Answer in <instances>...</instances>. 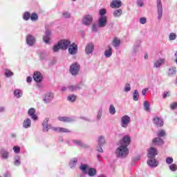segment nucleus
<instances>
[{
  "instance_id": "3c124183",
  "label": "nucleus",
  "mask_w": 177,
  "mask_h": 177,
  "mask_svg": "<svg viewBox=\"0 0 177 177\" xmlns=\"http://www.w3.org/2000/svg\"><path fill=\"white\" fill-rule=\"evenodd\" d=\"M5 75L7 78L9 77H12V75H13V73L8 69H6L5 70Z\"/></svg>"
},
{
  "instance_id": "8fccbe9b",
  "label": "nucleus",
  "mask_w": 177,
  "mask_h": 177,
  "mask_svg": "<svg viewBox=\"0 0 177 177\" xmlns=\"http://www.w3.org/2000/svg\"><path fill=\"white\" fill-rule=\"evenodd\" d=\"M169 39L170 41H175L176 39V35L174 32H171L169 35Z\"/></svg>"
},
{
  "instance_id": "f704fd0d",
  "label": "nucleus",
  "mask_w": 177,
  "mask_h": 177,
  "mask_svg": "<svg viewBox=\"0 0 177 177\" xmlns=\"http://www.w3.org/2000/svg\"><path fill=\"white\" fill-rule=\"evenodd\" d=\"M121 44V40L120 39L115 37L113 40V46L114 48H118Z\"/></svg>"
},
{
  "instance_id": "f257e3e1",
  "label": "nucleus",
  "mask_w": 177,
  "mask_h": 177,
  "mask_svg": "<svg viewBox=\"0 0 177 177\" xmlns=\"http://www.w3.org/2000/svg\"><path fill=\"white\" fill-rule=\"evenodd\" d=\"M107 13V10L106 9L102 8L99 11L100 17L97 21V25L100 28H104L105 26H107V16L106 14Z\"/></svg>"
},
{
  "instance_id": "338daca9",
  "label": "nucleus",
  "mask_w": 177,
  "mask_h": 177,
  "mask_svg": "<svg viewBox=\"0 0 177 177\" xmlns=\"http://www.w3.org/2000/svg\"><path fill=\"white\" fill-rule=\"evenodd\" d=\"M26 81L28 84H30V82H31V81H32V77H28L26 79Z\"/></svg>"
},
{
  "instance_id": "f8f14e48",
  "label": "nucleus",
  "mask_w": 177,
  "mask_h": 177,
  "mask_svg": "<svg viewBox=\"0 0 177 177\" xmlns=\"http://www.w3.org/2000/svg\"><path fill=\"white\" fill-rule=\"evenodd\" d=\"M158 154V151L154 147L148 149V158H156V156Z\"/></svg>"
},
{
  "instance_id": "1a4fd4ad",
  "label": "nucleus",
  "mask_w": 177,
  "mask_h": 177,
  "mask_svg": "<svg viewBox=\"0 0 177 177\" xmlns=\"http://www.w3.org/2000/svg\"><path fill=\"white\" fill-rule=\"evenodd\" d=\"M37 42V39L32 35H28L26 36V44L28 46H34Z\"/></svg>"
},
{
  "instance_id": "58836bf2",
  "label": "nucleus",
  "mask_w": 177,
  "mask_h": 177,
  "mask_svg": "<svg viewBox=\"0 0 177 177\" xmlns=\"http://www.w3.org/2000/svg\"><path fill=\"white\" fill-rule=\"evenodd\" d=\"M169 169H170L171 171V172H176L177 165L175 163H171V165H169Z\"/></svg>"
},
{
  "instance_id": "052dcab7",
  "label": "nucleus",
  "mask_w": 177,
  "mask_h": 177,
  "mask_svg": "<svg viewBox=\"0 0 177 177\" xmlns=\"http://www.w3.org/2000/svg\"><path fill=\"white\" fill-rule=\"evenodd\" d=\"M147 20L145 17L140 18V24H146Z\"/></svg>"
},
{
  "instance_id": "c9c22d12",
  "label": "nucleus",
  "mask_w": 177,
  "mask_h": 177,
  "mask_svg": "<svg viewBox=\"0 0 177 177\" xmlns=\"http://www.w3.org/2000/svg\"><path fill=\"white\" fill-rule=\"evenodd\" d=\"M22 17L25 21H28V19H30L31 17V14L30 13V12H25L23 14Z\"/></svg>"
},
{
  "instance_id": "6e6552de",
  "label": "nucleus",
  "mask_w": 177,
  "mask_h": 177,
  "mask_svg": "<svg viewBox=\"0 0 177 177\" xmlns=\"http://www.w3.org/2000/svg\"><path fill=\"white\" fill-rule=\"evenodd\" d=\"M156 6L158 9V20H161L162 18V3H161V0H156Z\"/></svg>"
},
{
  "instance_id": "ddd939ff",
  "label": "nucleus",
  "mask_w": 177,
  "mask_h": 177,
  "mask_svg": "<svg viewBox=\"0 0 177 177\" xmlns=\"http://www.w3.org/2000/svg\"><path fill=\"white\" fill-rule=\"evenodd\" d=\"M77 52H78V46L75 43L70 44L68 47V53L70 55H76Z\"/></svg>"
},
{
  "instance_id": "37998d69",
  "label": "nucleus",
  "mask_w": 177,
  "mask_h": 177,
  "mask_svg": "<svg viewBox=\"0 0 177 177\" xmlns=\"http://www.w3.org/2000/svg\"><path fill=\"white\" fill-rule=\"evenodd\" d=\"M167 135V133L165 130H159L158 132V138H164Z\"/></svg>"
},
{
  "instance_id": "4c0bfd02",
  "label": "nucleus",
  "mask_w": 177,
  "mask_h": 177,
  "mask_svg": "<svg viewBox=\"0 0 177 177\" xmlns=\"http://www.w3.org/2000/svg\"><path fill=\"white\" fill-rule=\"evenodd\" d=\"M20 164H21V162L20 161V156H16L14 158V165H15V167H19Z\"/></svg>"
},
{
  "instance_id": "13d9d810",
  "label": "nucleus",
  "mask_w": 177,
  "mask_h": 177,
  "mask_svg": "<svg viewBox=\"0 0 177 177\" xmlns=\"http://www.w3.org/2000/svg\"><path fill=\"white\" fill-rule=\"evenodd\" d=\"M169 96H171L169 94V91H165L162 95V97L164 99H167V97H169Z\"/></svg>"
},
{
  "instance_id": "9b49d317",
  "label": "nucleus",
  "mask_w": 177,
  "mask_h": 177,
  "mask_svg": "<svg viewBox=\"0 0 177 177\" xmlns=\"http://www.w3.org/2000/svg\"><path fill=\"white\" fill-rule=\"evenodd\" d=\"M120 145L128 147V145H131V137L129 136H124L120 141Z\"/></svg>"
},
{
  "instance_id": "e2e57ef3",
  "label": "nucleus",
  "mask_w": 177,
  "mask_h": 177,
  "mask_svg": "<svg viewBox=\"0 0 177 177\" xmlns=\"http://www.w3.org/2000/svg\"><path fill=\"white\" fill-rule=\"evenodd\" d=\"M147 91H149V88H144V89H142V95L143 96H146V93H147Z\"/></svg>"
},
{
  "instance_id": "0e129e2a",
  "label": "nucleus",
  "mask_w": 177,
  "mask_h": 177,
  "mask_svg": "<svg viewBox=\"0 0 177 177\" xmlns=\"http://www.w3.org/2000/svg\"><path fill=\"white\" fill-rule=\"evenodd\" d=\"M80 147H82L83 149H88L89 148V145L86 143L82 142V145L80 146Z\"/></svg>"
},
{
  "instance_id": "72a5a7b5",
  "label": "nucleus",
  "mask_w": 177,
  "mask_h": 177,
  "mask_svg": "<svg viewBox=\"0 0 177 177\" xmlns=\"http://www.w3.org/2000/svg\"><path fill=\"white\" fill-rule=\"evenodd\" d=\"M113 16L115 17L120 18L122 16V9H116L113 12Z\"/></svg>"
},
{
  "instance_id": "b1692460",
  "label": "nucleus",
  "mask_w": 177,
  "mask_h": 177,
  "mask_svg": "<svg viewBox=\"0 0 177 177\" xmlns=\"http://www.w3.org/2000/svg\"><path fill=\"white\" fill-rule=\"evenodd\" d=\"M153 124L158 127H161L164 125V121H162V119L161 118L155 117L153 118Z\"/></svg>"
},
{
  "instance_id": "4be33fe9",
  "label": "nucleus",
  "mask_w": 177,
  "mask_h": 177,
  "mask_svg": "<svg viewBox=\"0 0 177 177\" xmlns=\"http://www.w3.org/2000/svg\"><path fill=\"white\" fill-rule=\"evenodd\" d=\"M32 122L31 120L28 118L24 120L22 123V127L24 128V129H28L29 128H31Z\"/></svg>"
},
{
  "instance_id": "9d476101",
  "label": "nucleus",
  "mask_w": 177,
  "mask_h": 177,
  "mask_svg": "<svg viewBox=\"0 0 177 177\" xmlns=\"http://www.w3.org/2000/svg\"><path fill=\"white\" fill-rule=\"evenodd\" d=\"M49 118H46L42 122L43 132H48L49 129H52V126L48 124Z\"/></svg>"
},
{
  "instance_id": "423d86ee",
  "label": "nucleus",
  "mask_w": 177,
  "mask_h": 177,
  "mask_svg": "<svg viewBox=\"0 0 177 177\" xmlns=\"http://www.w3.org/2000/svg\"><path fill=\"white\" fill-rule=\"evenodd\" d=\"M69 71L71 75H77L78 73H80V64L77 63H73L71 65Z\"/></svg>"
},
{
  "instance_id": "bb28decb",
  "label": "nucleus",
  "mask_w": 177,
  "mask_h": 177,
  "mask_svg": "<svg viewBox=\"0 0 177 177\" xmlns=\"http://www.w3.org/2000/svg\"><path fill=\"white\" fill-rule=\"evenodd\" d=\"M168 77H175L176 75V68L175 66L170 67L167 71Z\"/></svg>"
},
{
  "instance_id": "c756f323",
  "label": "nucleus",
  "mask_w": 177,
  "mask_h": 177,
  "mask_svg": "<svg viewBox=\"0 0 177 177\" xmlns=\"http://www.w3.org/2000/svg\"><path fill=\"white\" fill-rule=\"evenodd\" d=\"M104 55L106 58L111 57V56H113V48H111L110 46H108L107 49L104 51Z\"/></svg>"
},
{
  "instance_id": "5701e85b",
  "label": "nucleus",
  "mask_w": 177,
  "mask_h": 177,
  "mask_svg": "<svg viewBox=\"0 0 177 177\" xmlns=\"http://www.w3.org/2000/svg\"><path fill=\"white\" fill-rule=\"evenodd\" d=\"M50 30L47 29L45 32V35L43 37V41L45 44H49V41H50V35H51Z\"/></svg>"
},
{
  "instance_id": "79ce46f5",
  "label": "nucleus",
  "mask_w": 177,
  "mask_h": 177,
  "mask_svg": "<svg viewBox=\"0 0 177 177\" xmlns=\"http://www.w3.org/2000/svg\"><path fill=\"white\" fill-rule=\"evenodd\" d=\"M31 21H37L38 20V15L35 12H33L30 15Z\"/></svg>"
},
{
  "instance_id": "0eeeda50",
  "label": "nucleus",
  "mask_w": 177,
  "mask_h": 177,
  "mask_svg": "<svg viewBox=\"0 0 177 177\" xmlns=\"http://www.w3.org/2000/svg\"><path fill=\"white\" fill-rule=\"evenodd\" d=\"M58 44H59V46L62 50H67L70 45H71V41L68 39H62L58 41Z\"/></svg>"
},
{
  "instance_id": "7c9ffc66",
  "label": "nucleus",
  "mask_w": 177,
  "mask_h": 177,
  "mask_svg": "<svg viewBox=\"0 0 177 177\" xmlns=\"http://www.w3.org/2000/svg\"><path fill=\"white\" fill-rule=\"evenodd\" d=\"M58 120L62 121V122H73L75 121V118L70 117H59Z\"/></svg>"
},
{
  "instance_id": "2eb2a0df",
  "label": "nucleus",
  "mask_w": 177,
  "mask_h": 177,
  "mask_svg": "<svg viewBox=\"0 0 177 177\" xmlns=\"http://www.w3.org/2000/svg\"><path fill=\"white\" fill-rule=\"evenodd\" d=\"M93 50H95V44H93V43L87 44L85 48L86 54L91 55L93 53Z\"/></svg>"
},
{
  "instance_id": "aec40b11",
  "label": "nucleus",
  "mask_w": 177,
  "mask_h": 177,
  "mask_svg": "<svg viewBox=\"0 0 177 177\" xmlns=\"http://www.w3.org/2000/svg\"><path fill=\"white\" fill-rule=\"evenodd\" d=\"M147 165L151 167V168H156V167H158V162L156 160V158H149Z\"/></svg>"
},
{
  "instance_id": "f03ea898",
  "label": "nucleus",
  "mask_w": 177,
  "mask_h": 177,
  "mask_svg": "<svg viewBox=\"0 0 177 177\" xmlns=\"http://www.w3.org/2000/svg\"><path fill=\"white\" fill-rule=\"evenodd\" d=\"M129 154V149L124 145H120L115 150V156L118 158H125Z\"/></svg>"
},
{
  "instance_id": "393cba45",
  "label": "nucleus",
  "mask_w": 177,
  "mask_h": 177,
  "mask_svg": "<svg viewBox=\"0 0 177 177\" xmlns=\"http://www.w3.org/2000/svg\"><path fill=\"white\" fill-rule=\"evenodd\" d=\"M77 162H78V158H72L68 163V166L71 169H74L77 167Z\"/></svg>"
},
{
  "instance_id": "4468645a",
  "label": "nucleus",
  "mask_w": 177,
  "mask_h": 177,
  "mask_svg": "<svg viewBox=\"0 0 177 177\" xmlns=\"http://www.w3.org/2000/svg\"><path fill=\"white\" fill-rule=\"evenodd\" d=\"M1 160H8L9 158V151L4 148H0Z\"/></svg>"
},
{
  "instance_id": "bf43d9fd",
  "label": "nucleus",
  "mask_w": 177,
  "mask_h": 177,
  "mask_svg": "<svg viewBox=\"0 0 177 177\" xmlns=\"http://www.w3.org/2000/svg\"><path fill=\"white\" fill-rule=\"evenodd\" d=\"M177 107V102H173L172 104H170V109L171 110H175Z\"/></svg>"
},
{
  "instance_id": "c03bdc74",
  "label": "nucleus",
  "mask_w": 177,
  "mask_h": 177,
  "mask_svg": "<svg viewBox=\"0 0 177 177\" xmlns=\"http://www.w3.org/2000/svg\"><path fill=\"white\" fill-rule=\"evenodd\" d=\"M62 16L64 19H70V17H71V14L68 11H64L62 12Z\"/></svg>"
},
{
  "instance_id": "de8ad7c7",
  "label": "nucleus",
  "mask_w": 177,
  "mask_h": 177,
  "mask_svg": "<svg viewBox=\"0 0 177 177\" xmlns=\"http://www.w3.org/2000/svg\"><path fill=\"white\" fill-rule=\"evenodd\" d=\"M62 49V47L60 46L59 44L57 43V44L55 45L53 48V52H59Z\"/></svg>"
},
{
  "instance_id": "a18cd8bd",
  "label": "nucleus",
  "mask_w": 177,
  "mask_h": 177,
  "mask_svg": "<svg viewBox=\"0 0 177 177\" xmlns=\"http://www.w3.org/2000/svg\"><path fill=\"white\" fill-rule=\"evenodd\" d=\"M109 113L112 115H114V114H115V107H114V105L111 104L109 106Z\"/></svg>"
},
{
  "instance_id": "2f4dec72",
  "label": "nucleus",
  "mask_w": 177,
  "mask_h": 177,
  "mask_svg": "<svg viewBox=\"0 0 177 177\" xmlns=\"http://www.w3.org/2000/svg\"><path fill=\"white\" fill-rule=\"evenodd\" d=\"M14 96L17 99H20V97H21V96H23V91H21V90H20L19 88L15 89L14 91Z\"/></svg>"
},
{
  "instance_id": "20e7f679",
  "label": "nucleus",
  "mask_w": 177,
  "mask_h": 177,
  "mask_svg": "<svg viewBox=\"0 0 177 177\" xmlns=\"http://www.w3.org/2000/svg\"><path fill=\"white\" fill-rule=\"evenodd\" d=\"M129 124H131V117L128 115H123L120 120V125L122 128H128V125H129Z\"/></svg>"
},
{
  "instance_id": "473e14b6",
  "label": "nucleus",
  "mask_w": 177,
  "mask_h": 177,
  "mask_svg": "<svg viewBox=\"0 0 177 177\" xmlns=\"http://www.w3.org/2000/svg\"><path fill=\"white\" fill-rule=\"evenodd\" d=\"M68 89L71 92H75L76 91H80V89H81V86H80V85H71L68 86Z\"/></svg>"
},
{
  "instance_id": "a19ab883",
  "label": "nucleus",
  "mask_w": 177,
  "mask_h": 177,
  "mask_svg": "<svg viewBox=\"0 0 177 177\" xmlns=\"http://www.w3.org/2000/svg\"><path fill=\"white\" fill-rule=\"evenodd\" d=\"M77 99V96H75V95L74 94H71L70 95L68 96L67 100H68V102H74Z\"/></svg>"
},
{
  "instance_id": "6e6d98bb",
  "label": "nucleus",
  "mask_w": 177,
  "mask_h": 177,
  "mask_svg": "<svg viewBox=\"0 0 177 177\" xmlns=\"http://www.w3.org/2000/svg\"><path fill=\"white\" fill-rule=\"evenodd\" d=\"M131 91V84H127L124 86V92H129Z\"/></svg>"
},
{
  "instance_id": "ea45409f",
  "label": "nucleus",
  "mask_w": 177,
  "mask_h": 177,
  "mask_svg": "<svg viewBox=\"0 0 177 177\" xmlns=\"http://www.w3.org/2000/svg\"><path fill=\"white\" fill-rule=\"evenodd\" d=\"M144 110L145 111H150V103L147 101L144 102Z\"/></svg>"
},
{
  "instance_id": "e433bc0d",
  "label": "nucleus",
  "mask_w": 177,
  "mask_h": 177,
  "mask_svg": "<svg viewBox=\"0 0 177 177\" xmlns=\"http://www.w3.org/2000/svg\"><path fill=\"white\" fill-rule=\"evenodd\" d=\"M133 100L134 102H138L139 100V91L138 90H135L133 93Z\"/></svg>"
},
{
  "instance_id": "49530a36",
  "label": "nucleus",
  "mask_w": 177,
  "mask_h": 177,
  "mask_svg": "<svg viewBox=\"0 0 177 177\" xmlns=\"http://www.w3.org/2000/svg\"><path fill=\"white\" fill-rule=\"evenodd\" d=\"M103 114V109H100L97 114V121L100 120V119L102 118V115Z\"/></svg>"
},
{
  "instance_id": "680f3d73",
  "label": "nucleus",
  "mask_w": 177,
  "mask_h": 177,
  "mask_svg": "<svg viewBox=\"0 0 177 177\" xmlns=\"http://www.w3.org/2000/svg\"><path fill=\"white\" fill-rule=\"evenodd\" d=\"M143 0H138L137 1V5L139 6V8L143 7Z\"/></svg>"
},
{
  "instance_id": "412c9836",
  "label": "nucleus",
  "mask_w": 177,
  "mask_h": 177,
  "mask_svg": "<svg viewBox=\"0 0 177 177\" xmlns=\"http://www.w3.org/2000/svg\"><path fill=\"white\" fill-rule=\"evenodd\" d=\"M52 131L54 132H61L62 133H71V131L68 129L63 128V127H52Z\"/></svg>"
},
{
  "instance_id": "cd10ccee",
  "label": "nucleus",
  "mask_w": 177,
  "mask_h": 177,
  "mask_svg": "<svg viewBox=\"0 0 177 177\" xmlns=\"http://www.w3.org/2000/svg\"><path fill=\"white\" fill-rule=\"evenodd\" d=\"M153 143L154 146H162L164 145V140L160 137H157L153 139Z\"/></svg>"
},
{
  "instance_id": "69168bd1",
  "label": "nucleus",
  "mask_w": 177,
  "mask_h": 177,
  "mask_svg": "<svg viewBox=\"0 0 177 177\" xmlns=\"http://www.w3.org/2000/svg\"><path fill=\"white\" fill-rule=\"evenodd\" d=\"M10 173L9 171H6L4 174H3V177H10Z\"/></svg>"
},
{
  "instance_id": "5fc2aeb1",
  "label": "nucleus",
  "mask_w": 177,
  "mask_h": 177,
  "mask_svg": "<svg viewBox=\"0 0 177 177\" xmlns=\"http://www.w3.org/2000/svg\"><path fill=\"white\" fill-rule=\"evenodd\" d=\"M73 143L76 145L77 146H80L81 147V145H82V141L78 140H73Z\"/></svg>"
},
{
  "instance_id": "7ed1b4c3",
  "label": "nucleus",
  "mask_w": 177,
  "mask_h": 177,
  "mask_svg": "<svg viewBox=\"0 0 177 177\" xmlns=\"http://www.w3.org/2000/svg\"><path fill=\"white\" fill-rule=\"evenodd\" d=\"M80 169L84 174H87V175L91 177L96 176L97 172L95 168H89V165H88V164H81L80 166Z\"/></svg>"
},
{
  "instance_id": "c85d7f7f",
  "label": "nucleus",
  "mask_w": 177,
  "mask_h": 177,
  "mask_svg": "<svg viewBox=\"0 0 177 177\" xmlns=\"http://www.w3.org/2000/svg\"><path fill=\"white\" fill-rule=\"evenodd\" d=\"M97 143L99 147L104 146V145H106V137H104V136H100L97 138Z\"/></svg>"
},
{
  "instance_id": "6ab92c4d",
  "label": "nucleus",
  "mask_w": 177,
  "mask_h": 177,
  "mask_svg": "<svg viewBox=\"0 0 177 177\" xmlns=\"http://www.w3.org/2000/svg\"><path fill=\"white\" fill-rule=\"evenodd\" d=\"M93 20V17H92V15H85L82 19L83 24H84L85 26H89L91 23H92Z\"/></svg>"
},
{
  "instance_id": "f3484780",
  "label": "nucleus",
  "mask_w": 177,
  "mask_h": 177,
  "mask_svg": "<svg viewBox=\"0 0 177 177\" xmlns=\"http://www.w3.org/2000/svg\"><path fill=\"white\" fill-rule=\"evenodd\" d=\"M111 8L112 9H119L122 6V1L121 0H113L110 4Z\"/></svg>"
},
{
  "instance_id": "4d7b16f0",
  "label": "nucleus",
  "mask_w": 177,
  "mask_h": 177,
  "mask_svg": "<svg viewBox=\"0 0 177 177\" xmlns=\"http://www.w3.org/2000/svg\"><path fill=\"white\" fill-rule=\"evenodd\" d=\"M13 150H14L15 153H16L17 154H19V153H20V147L15 146L13 147Z\"/></svg>"
},
{
  "instance_id": "a211bd4d",
  "label": "nucleus",
  "mask_w": 177,
  "mask_h": 177,
  "mask_svg": "<svg viewBox=\"0 0 177 177\" xmlns=\"http://www.w3.org/2000/svg\"><path fill=\"white\" fill-rule=\"evenodd\" d=\"M165 64V58H159L153 63L154 68H160L161 66H164Z\"/></svg>"
},
{
  "instance_id": "39448f33",
  "label": "nucleus",
  "mask_w": 177,
  "mask_h": 177,
  "mask_svg": "<svg viewBox=\"0 0 177 177\" xmlns=\"http://www.w3.org/2000/svg\"><path fill=\"white\" fill-rule=\"evenodd\" d=\"M53 97H55V95H54L53 93H52V92H47L43 96V102L46 104H48L50 103V102H52L53 100Z\"/></svg>"
},
{
  "instance_id": "774afa93",
  "label": "nucleus",
  "mask_w": 177,
  "mask_h": 177,
  "mask_svg": "<svg viewBox=\"0 0 177 177\" xmlns=\"http://www.w3.org/2000/svg\"><path fill=\"white\" fill-rule=\"evenodd\" d=\"M97 151H98L99 153H103V149L102 148V147H100L99 148H97Z\"/></svg>"
},
{
  "instance_id": "09e8293b",
  "label": "nucleus",
  "mask_w": 177,
  "mask_h": 177,
  "mask_svg": "<svg viewBox=\"0 0 177 177\" xmlns=\"http://www.w3.org/2000/svg\"><path fill=\"white\" fill-rule=\"evenodd\" d=\"M174 162V158L172 157H167L166 158V164L171 165Z\"/></svg>"
},
{
  "instance_id": "603ef678",
  "label": "nucleus",
  "mask_w": 177,
  "mask_h": 177,
  "mask_svg": "<svg viewBox=\"0 0 177 177\" xmlns=\"http://www.w3.org/2000/svg\"><path fill=\"white\" fill-rule=\"evenodd\" d=\"M98 28H99V26H97V25L96 24H93L91 31L93 32H97Z\"/></svg>"
},
{
  "instance_id": "a878e982",
  "label": "nucleus",
  "mask_w": 177,
  "mask_h": 177,
  "mask_svg": "<svg viewBox=\"0 0 177 177\" xmlns=\"http://www.w3.org/2000/svg\"><path fill=\"white\" fill-rule=\"evenodd\" d=\"M42 74L39 72H35L33 75V80L35 81V82H41L42 81Z\"/></svg>"
},
{
  "instance_id": "dca6fc26",
  "label": "nucleus",
  "mask_w": 177,
  "mask_h": 177,
  "mask_svg": "<svg viewBox=\"0 0 177 177\" xmlns=\"http://www.w3.org/2000/svg\"><path fill=\"white\" fill-rule=\"evenodd\" d=\"M37 111L34 108H30L28 111V115L33 121H37L38 120V116L35 114Z\"/></svg>"
},
{
  "instance_id": "864d4df0",
  "label": "nucleus",
  "mask_w": 177,
  "mask_h": 177,
  "mask_svg": "<svg viewBox=\"0 0 177 177\" xmlns=\"http://www.w3.org/2000/svg\"><path fill=\"white\" fill-rule=\"evenodd\" d=\"M140 47V45L136 44L133 48V53H136L139 50V48Z\"/></svg>"
}]
</instances>
